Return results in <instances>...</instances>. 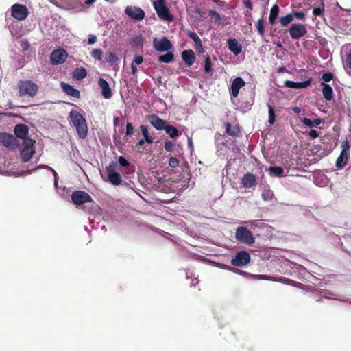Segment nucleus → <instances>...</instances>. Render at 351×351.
Returning <instances> with one entry per match:
<instances>
[{
    "mask_svg": "<svg viewBox=\"0 0 351 351\" xmlns=\"http://www.w3.org/2000/svg\"><path fill=\"white\" fill-rule=\"evenodd\" d=\"M70 122L76 129L77 135L81 139H84L88 134V125L85 118L79 111H70Z\"/></svg>",
    "mask_w": 351,
    "mask_h": 351,
    "instance_id": "1",
    "label": "nucleus"
},
{
    "mask_svg": "<svg viewBox=\"0 0 351 351\" xmlns=\"http://www.w3.org/2000/svg\"><path fill=\"white\" fill-rule=\"evenodd\" d=\"M18 88L20 96L34 97L38 92V86L31 80H23L19 82Z\"/></svg>",
    "mask_w": 351,
    "mask_h": 351,
    "instance_id": "2",
    "label": "nucleus"
},
{
    "mask_svg": "<svg viewBox=\"0 0 351 351\" xmlns=\"http://www.w3.org/2000/svg\"><path fill=\"white\" fill-rule=\"evenodd\" d=\"M153 5L160 19L169 22L173 21V16L170 14L165 0H156L154 1Z\"/></svg>",
    "mask_w": 351,
    "mask_h": 351,
    "instance_id": "3",
    "label": "nucleus"
},
{
    "mask_svg": "<svg viewBox=\"0 0 351 351\" xmlns=\"http://www.w3.org/2000/svg\"><path fill=\"white\" fill-rule=\"evenodd\" d=\"M235 238L239 242L249 245L254 244L255 242L252 232L244 226H240L236 230Z\"/></svg>",
    "mask_w": 351,
    "mask_h": 351,
    "instance_id": "4",
    "label": "nucleus"
},
{
    "mask_svg": "<svg viewBox=\"0 0 351 351\" xmlns=\"http://www.w3.org/2000/svg\"><path fill=\"white\" fill-rule=\"evenodd\" d=\"M35 141L27 138L23 141V147L21 151L20 158L22 162H27L35 153Z\"/></svg>",
    "mask_w": 351,
    "mask_h": 351,
    "instance_id": "5",
    "label": "nucleus"
},
{
    "mask_svg": "<svg viewBox=\"0 0 351 351\" xmlns=\"http://www.w3.org/2000/svg\"><path fill=\"white\" fill-rule=\"evenodd\" d=\"M117 164L112 162L106 167L108 181L113 185L118 186L121 184L122 178L120 173L117 172Z\"/></svg>",
    "mask_w": 351,
    "mask_h": 351,
    "instance_id": "6",
    "label": "nucleus"
},
{
    "mask_svg": "<svg viewBox=\"0 0 351 351\" xmlns=\"http://www.w3.org/2000/svg\"><path fill=\"white\" fill-rule=\"evenodd\" d=\"M11 16L18 21L25 20L29 15V10L26 5L15 3L10 8Z\"/></svg>",
    "mask_w": 351,
    "mask_h": 351,
    "instance_id": "7",
    "label": "nucleus"
},
{
    "mask_svg": "<svg viewBox=\"0 0 351 351\" xmlns=\"http://www.w3.org/2000/svg\"><path fill=\"white\" fill-rule=\"evenodd\" d=\"M350 145L347 139L341 143V152L336 160V166L339 168H343L347 164L349 157Z\"/></svg>",
    "mask_w": 351,
    "mask_h": 351,
    "instance_id": "8",
    "label": "nucleus"
},
{
    "mask_svg": "<svg viewBox=\"0 0 351 351\" xmlns=\"http://www.w3.org/2000/svg\"><path fill=\"white\" fill-rule=\"evenodd\" d=\"M72 202L77 206L93 202L91 196L84 191H75L71 195Z\"/></svg>",
    "mask_w": 351,
    "mask_h": 351,
    "instance_id": "9",
    "label": "nucleus"
},
{
    "mask_svg": "<svg viewBox=\"0 0 351 351\" xmlns=\"http://www.w3.org/2000/svg\"><path fill=\"white\" fill-rule=\"evenodd\" d=\"M289 33L292 39L299 40L306 34L307 30L305 25L301 23H294L289 28Z\"/></svg>",
    "mask_w": 351,
    "mask_h": 351,
    "instance_id": "10",
    "label": "nucleus"
},
{
    "mask_svg": "<svg viewBox=\"0 0 351 351\" xmlns=\"http://www.w3.org/2000/svg\"><path fill=\"white\" fill-rule=\"evenodd\" d=\"M68 57V53L63 48L53 50L50 56V60L53 65L63 64Z\"/></svg>",
    "mask_w": 351,
    "mask_h": 351,
    "instance_id": "11",
    "label": "nucleus"
},
{
    "mask_svg": "<svg viewBox=\"0 0 351 351\" xmlns=\"http://www.w3.org/2000/svg\"><path fill=\"white\" fill-rule=\"evenodd\" d=\"M251 261L250 254L244 250L238 252L234 258L231 260V264L234 266L241 267L247 265Z\"/></svg>",
    "mask_w": 351,
    "mask_h": 351,
    "instance_id": "12",
    "label": "nucleus"
},
{
    "mask_svg": "<svg viewBox=\"0 0 351 351\" xmlns=\"http://www.w3.org/2000/svg\"><path fill=\"white\" fill-rule=\"evenodd\" d=\"M153 46L154 49L159 52L168 51L173 48V45L167 37H162L160 39L157 38H154Z\"/></svg>",
    "mask_w": 351,
    "mask_h": 351,
    "instance_id": "13",
    "label": "nucleus"
},
{
    "mask_svg": "<svg viewBox=\"0 0 351 351\" xmlns=\"http://www.w3.org/2000/svg\"><path fill=\"white\" fill-rule=\"evenodd\" d=\"M225 132L228 136L231 137H240L241 136L242 129L237 121L232 123L225 122L224 124Z\"/></svg>",
    "mask_w": 351,
    "mask_h": 351,
    "instance_id": "14",
    "label": "nucleus"
},
{
    "mask_svg": "<svg viewBox=\"0 0 351 351\" xmlns=\"http://www.w3.org/2000/svg\"><path fill=\"white\" fill-rule=\"evenodd\" d=\"M0 143L6 147L14 149L19 144L17 138L7 133L0 134Z\"/></svg>",
    "mask_w": 351,
    "mask_h": 351,
    "instance_id": "15",
    "label": "nucleus"
},
{
    "mask_svg": "<svg viewBox=\"0 0 351 351\" xmlns=\"http://www.w3.org/2000/svg\"><path fill=\"white\" fill-rule=\"evenodd\" d=\"M125 13L131 19L141 21L145 17V12L138 7L128 6L125 10Z\"/></svg>",
    "mask_w": 351,
    "mask_h": 351,
    "instance_id": "16",
    "label": "nucleus"
},
{
    "mask_svg": "<svg viewBox=\"0 0 351 351\" xmlns=\"http://www.w3.org/2000/svg\"><path fill=\"white\" fill-rule=\"evenodd\" d=\"M257 184L256 176L252 173H246L241 180V185L247 189L254 187Z\"/></svg>",
    "mask_w": 351,
    "mask_h": 351,
    "instance_id": "17",
    "label": "nucleus"
},
{
    "mask_svg": "<svg viewBox=\"0 0 351 351\" xmlns=\"http://www.w3.org/2000/svg\"><path fill=\"white\" fill-rule=\"evenodd\" d=\"M245 85V82L241 77H236L231 85V95L236 97L238 96L239 90Z\"/></svg>",
    "mask_w": 351,
    "mask_h": 351,
    "instance_id": "18",
    "label": "nucleus"
},
{
    "mask_svg": "<svg viewBox=\"0 0 351 351\" xmlns=\"http://www.w3.org/2000/svg\"><path fill=\"white\" fill-rule=\"evenodd\" d=\"M311 83V78L308 79L302 82H295L291 80H286L285 82V86L287 88H295V89H301L310 86Z\"/></svg>",
    "mask_w": 351,
    "mask_h": 351,
    "instance_id": "19",
    "label": "nucleus"
},
{
    "mask_svg": "<svg viewBox=\"0 0 351 351\" xmlns=\"http://www.w3.org/2000/svg\"><path fill=\"white\" fill-rule=\"evenodd\" d=\"M98 84L101 89L103 97L106 99L110 98L112 94L108 82L106 80L100 78L98 81Z\"/></svg>",
    "mask_w": 351,
    "mask_h": 351,
    "instance_id": "20",
    "label": "nucleus"
},
{
    "mask_svg": "<svg viewBox=\"0 0 351 351\" xmlns=\"http://www.w3.org/2000/svg\"><path fill=\"white\" fill-rule=\"evenodd\" d=\"M149 121L153 127L158 130H164L166 126V121L155 114L149 117Z\"/></svg>",
    "mask_w": 351,
    "mask_h": 351,
    "instance_id": "21",
    "label": "nucleus"
},
{
    "mask_svg": "<svg viewBox=\"0 0 351 351\" xmlns=\"http://www.w3.org/2000/svg\"><path fill=\"white\" fill-rule=\"evenodd\" d=\"M182 59L187 66H191L195 60V53L193 50H184L182 53Z\"/></svg>",
    "mask_w": 351,
    "mask_h": 351,
    "instance_id": "22",
    "label": "nucleus"
},
{
    "mask_svg": "<svg viewBox=\"0 0 351 351\" xmlns=\"http://www.w3.org/2000/svg\"><path fill=\"white\" fill-rule=\"evenodd\" d=\"M227 43L229 50L234 55L237 56L242 51V45L239 43L237 39H228Z\"/></svg>",
    "mask_w": 351,
    "mask_h": 351,
    "instance_id": "23",
    "label": "nucleus"
},
{
    "mask_svg": "<svg viewBox=\"0 0 351 351\" xmlns=\"http://www.w3.org/2000/svg\"><path fill=\"white\" fill-rule=\"evenodd\" d=\"M14 131L17 138L23 139L24 141L27 139L26 136L28 134V128L27 125L24 124H17Z\"/></svg>",
    "mask_w": 351,
    "mask_h": 351,
    "instance_id": "24",
    "label": "nucleus"
},
{
    "mask_svg": "<svg viewBox=\"0 0 351 351\" xmlns=\"http://www.w3.org/2000/svg\"><path fill=\"white\" fill-rule=\"evenodd\" d=\"M62 87L64 91L69 95L72 96L75 98H79L80 96V93L78 90L74 88L72 86L69 84L62 82Z\"/></svg>",
    "mask_w": 351,
    "mask_h": 351,
    "instance_id": "25",
    "label": "nucleus"
},
{
    "mask_svg": "<svg viewBox=\"0 0 351 351\" xmlns=\"http://www.w3.org/2000/svg\"><path fill=\"white\" fill-rule=\"evenodd\" d=\"M280 13V8L277 4H274L271 10L269 16V23L270 25H274L276 23L278 14Z\"/></svg>",
    "mask_w": 351,
    "mask_h": 351,
    "instance_id": "26",
    "label": "nucleus"
},
{
    "mask_svg": "<svg viewBox=\"0 0 351 351\" xmlns=\"http://www.w3.org/2000/svg\"><path fill=\"white\" fill-rule=\"evenodd\" d=\"M321 86L323 87L322 93L324 97L328 101L331 100L333 97V90L332 87L325 82H322Z\"/></svg>",
    "mask_w": 351,
    "mask_h": 351,
    "instance_id": "27",
    "label": "nucleus"
},
{
    "mask_svg": "<svg viewBox=\"0 0 351 351\" xmlns=\"http://www.w3.org/2000/svg\"><path fill=\"white\" fill-rule=\"evenodd\" d=\"M86 75V70L83 67L76 68L73 72V77L77 80L84 79Z\"/></svg>",
    "mask_w": 351,
    "mask_h": 351,
    "instance_id": "28",
    "label": "nucleus"
},
{
    "mask_svg": "<svg viewBox=\"0 0 351 351\" xmlns=\"http://www.w3.org/2000/svg\"><path fill=\"white\" fill-rule=\"evenodd\" d=\"M158 61L163 63H170L174 60V54L172 51H167L165 54L158 56Z\"/></svg>",
    "mask_w": 351,
    "mask_h": 351,
    "instance_id": "29",
    "label": "nucleus"
},
{
    "mask_svg": "<svg viewBox=\"0 0 351 351\" xmlns=\"http://www.w3.org/2000/svg\"><path fill=\"white\" fill-rule=\"evenodd\" d=\"M293 21V15L291 13H289L284 16H280L279 19L280 24L282 27H287Z\"/></svg>",
    "mask_w": 351,
    "mask_h": 351,
    "instance_id": "30",
    "label": "nucleus"
},
{
    "mask_svg": "<svg viewBox=\"0 0 351 351\" xmlns=\"http://www.w3.org/2000/svg\"><path fill=\"white\" fill-rule=\"evenodd\" d=\"M268 170H269L270 174L272 176H275L277 177L285 176L284 169L281 167L272 166V167H270Z\"/></svg>",
    "mask_w": 351,
    "mask_h": 351,
    "instance_id": "31",
    "label": "nucleus"
},
{
    "mask_svg": "<svg viewBox=\"0 0 351 351\" xmlns=\"http://www.w3.org/2000/svg\"><path fill=\"white\" fill-rule=\"evenodd\" d=\"M204 60H205V62H204V69L205 73H206L208 74L212 73H213V69H212L213 63H212L210 56L208 55H206V56H204Z\"/></svg>",
    "mask_w": 351,
    "mask_h": 351,
    "instance_id": "32",
    "label": "nucleus"
},
{
    "mask_svg": "<svg viewBox=\"0 0 351 351\" xmlns=\"http://www.w3.org/2000/svg\"><path fill=\"white\" fill-rule=\"evenodd\" d=\"M167 134H168L171 138H176L178 136V130L173 125H166L165 129Z\"/></svg>",
    "mask_w": 351,
    "mask_h": 351,
    "instance_id": "33",
    "label": "nucleus"
},
{
    "mask_svg": "<svg viewBox=\"0 0 351 351\" xmlns=\"http://www.w3.org/2000/svg\"><path fill=\"white\" fill-rule=\"evenodd\" d=\"M208 14L218 25H221L223 23L221 16L217 11L210 10Z\"/></svg>",
    "mask_w": 351,
    "mask_h": 351,
    "instance_id": "34",
    "label": "nucleus"
},
{
    "mask_svg": "<svg viewBox=\"0 0 351 351\" xmlns=\"http://www.w3.org/2000/svg\"><path fill=\"white\" fill-rule=\"evenodd\" d=\"M256 27L259 35L263 36L265 34V24L263 19H260L256 23Z\"/></svg>",
    "mask_w": 351,
    "mask_h": 351,
    "instance_id": "35",
    "label": "nucleus"
},
{
    "mask_svg": "<svg viewBox=\"0 0 351 351\" xmlns=\"http://www.w3.org/2000/svg\"><path fill=\"white\" fill-rule=\"evenodd\" d=\"M118 60H119V58L114 53L110 52L109 53H108V56L106 57L107 62L113 65V64H116L117 63Z\"/></svg>",
    "mask_w": 351,
    "mask_h": 351,
    "instance_id": "36",
    "label": "nucleus"
},
{
    "mask_svg": "<svg viewBox=\"0 0 351 351\" xmlns=\"http://www.w3.org/2000/svg\"><path fill=\"white\" fill-rule=\"evenodd\" d=\"M103 52L100 49H94L90 53L91 56L97 60H101Z\"/></svg>",
    "mask_w": 351,
    "mask_h": 351,
    "instance_id": "37",
    "label": "nucleus"
},
{
    "mask_svg": "<svg viewBox=\"0 0 351 351\" xmlns=\"http://www.w3.org/2000/svg\"><path fill=\"white\" fill-rule=\"evenodd\" d=\"M278 281L280 282L284 283V284H287V285H292V286H295V287H299V286L297 285V284L300 285V282H295L293 280L289 279L288 278L281 277V278H279V280Z\"/></svg>",
    "mask_w": 351,
    "mask_h": 351,
    "instance_id": "38",
    "label": "nucleus"
},
{
    "mask_svg": "<svg viewBox=\"0 0 351 351\" xmlns=\"http://www.w3.org/2000/svg\"><path fill=\"white\" fill-rule=\"evenodd\" d=\"M186 34L194 41L195 45L201 42V39L195 32L188 31Z\"/></svg>",
    "mask_w": 351,
    "mask_h": 351,
    "instance_id": "39",
    "label": "nucleus"
},
{
    "mask_svg": "<svg viewBox=\"0 0 351 351\" xmlns=\"http://www.w3.org/2000/svg\"><path fill=\"white\" fill-rule=\"evenodd\" d=\"M334 77L333 73L330 72L324 73L322 76V80H324L323 82H328L332 80Z\"/></svg>",
    "mask_w": 351,
    "mask_h": 351,
    "instance_id": "40",
    "label": "nucleus"
},
{
    "mask_svg": "<svg viewBox=\"0 0 351 351\" xmlns=\"http://www.w3.org/2000/svg\"><path fill=\"white\" fill-rule=\"evenodd\" d=\"M178 165H179V160L176 158L171 157L169 158V165L171 167L175 168V167H178Z\"/></svg>",
    "mask_w": 351,
    "mask_h": 351,
    "instance_id": "41",
    "label": "nucleus"
},
{
    "mask_svg": "<svg viewBox=\"0 0 351 351\" xmlns=\"http://www.w3.org/2000/svg\"><path fill=\"white\" fill-rule=\"evenodd\" d=\"M293 15V19L296 18L299 20H303L306 17V14L303 12H295L293 13H291Z\"/></svg>",
    "mask_w": 351,
    "mask_h": 351,
    "instance_id": "42",
    "label": "nucleus"
},
{
    "mask_svg": "<svg viewBox=\"0 0 351 351\" xmlns=\"http://www.w3.org/2000/svg\"><path fill=\"white\" fill-rule=\"evenodd\" d=\"M134 130L131 123H128L126 125V136H132L134 134Z\"/></svg>",
    "mask_w": 351,
    "mask_h": 351,
    "instance_id": "43",
    "label": "nucleus"
},
{
    "mask_svg": "<svg viewBox=\"0 0 351 351\" xmlns=\"http://www.w3.org/2000/svg\"><path fill=\"white\" fill-rule=\"evenodd\" d=\"M20 45L24 51L27 50L30 47V44L27 40H21Z\"/></svg>",
    "mask_w": 351,
    "mask_h": 351,
    "instance_id": "44",
    "label": "nucleus"
},
{
    "mask_svg": "<svg viewBox=\"0 0 351 351\" xmlns=\"http://www.w3.org/2000/svg\"><path fill=\"white\" fill-rule=\"evenodd\" d=\"M118 161L120 165L122 167L129 166V162L123 156H119L118 158Z\"/></svg>",
    "mask_w": 351,
    "mask_h": 351,
    "instance_id": "45",
    "label": "nucleus"
},
{
    "mask_svg": "<svg viewBox=\"0 0 351 351\" xmlns=\"http://www.w3.org/2000/svg\"><path fill=\"white\" fill-rule=\"evenodd\" d=\"M302 122L303 123V124H304L305 125H306L309 128L314 127L313 121L308 118H306V117L303 118L302 120Z\"/></svg>",
    "mask_w": 351,
    "mask_h": 351,
    "instance_id": "46",
    "label": "nucleus"
},
{
    "mask_svg": "<svg viewBox=\"0 0 351 351\" xmlns=\"http://www.w3.org/2000/svg\"><path fill=\"white\" fill-rule=\"evenodd\" d=\"M173 144L171 141H167L165 143L164 147L166 151L171 152L173 149Z\"/></svg>",
    "mask_w": 351,
    "mask_h": 351,
    "instance_id": "47",
    "label": "nucleus"
},
{
    "mask_svg": "<svg viewBox=\"0 0 351 351\" xmlns=\"http://www.w3.org/2000/svg\"><path fill=\"white\" fill-rule=\"evenodd\" d=\"M276 119L275 111H269V121L270 125H272Z\"/></svg>",
    "mask_w": 351,
    "mask_h": 351,
    "instance_id": "48",
    "label": "nucleus"
},
{
    "mask_svg": "<svg viewBox=\"0 0 351 351\" xmlns=\"http://www.w3.org/2000/svg\"><path fill=\"white\" fill-rule=\"evenodd\" d=\"M308 136L311 139H315L319 136V132L317 130L312 129L309 131Z\"/></svg>",
    "mask_w": 351,
    "mask_h": 351,
    "instance_id": "49",
    "label": "nucleus"
},
{
    "mask_svg": "<svg viewBox=\"0 0 351 351\" xmlns=\"http://www.w3.org/2000/svg\"><path fill=\"white\" fill-rule=\"evenodd\" d=\"M346 62L347 66L350 70H351V50H350L347 53Z\"/></svg>",
    "mask_w": 351,
    "mask_h": 351,
    "instance_id": "50",
    "label": "nucleus"
},
{
    "mask_svg": "<svg viewBox=\"0 0 351 351\" xmlns=\"http://www.w3.org/2000/svg\"><path fill=\"white\" fill-rule=\"evenodd\" d=\"M143 62V58L141 56H136L133 60L132 63H135L136 64H141Z\"/></svg>",
    "mask_w": 351,
    "mask_h": 351,
    "instance_id": "51",
    "label": "nucleus"
},
{
    "mask_svg": "<svg viewBox=\"0 0 351 351\" xmlns=\"http://www.w3.org/2000/svg\"><path fill=\"white\" fill-rule=\"evenodd\" d=\"M324 12V7L322 8H316L313 9V14L315 16H320Z\"/></svg>",
    "mask_w": 351,
    "mask_h": 351,
    "instance_id": "52",
    "label": "nucleus"
},
{
    "mask_svg": "<svg viewBox=\"0 0 351 351\" xmlns=\"http://www.w3.org/2000/svg\"><path fill=\"white\" fill-rule=\"evenodd\" d=\"M195 48L197 49V51H198L199 53H204V49L203 48V46H202V41L198 43V44H195Z\"/></svg>",
    "mask_w": 351,
    "mask_h": 351,
    "instance_id": "53",
    "label": "nucleus"
},
{
    "mask_svg": "<svg viewBox=\"0 0 351 351\" xmlns=\"http://www.w3.org/2000/svg\"><path fill=\"white\" fill-rule=\"evenodd\" d=\"M96 41H97V37H96V36H95V35H90V36H88V43L89 45H93V44H94Z\"/></svg>",
    "mask_w": 351,
    "mask_h": 351,
    "instance_id": "54",
    "label": "nucleus"
},
{
    "mask_svg": "<svg viewBox=\"0 0 351 351\" xmlns=\"http://www.w3.org/2000/svg\"><path fill=\"white\" fill-rule=\"evenodd\" d=\"M244 5L249 8L250 10H252L253 8V4L251 0H244Z\"/></svg>",
    "mask_w": 351,
    "mask_h": 351,
    "instance_id": "55",
    "label": "nucleus"
},
{
    "mask_svg": "<svg viewBox=\"0 0 351 351\" xmlns=\"http://www.w3.org/2000/svg\"><path fill=\"white\" fill-rule=\"evenodd\" d=\"M141 132H142V134L143 135L144 137L147 136L149 134V132H148L147 126L141 125Z\"/></svg>",
    "mask_w": 351,
    "mask_h": 351,
    "instance_id": "56",
    "label": "nucleus"
},
{
    "mask_svg": "<svg viewBox=\"0 0 351 351\" xmlns=\"http://www.w3.org/2000/svg\"><path fill=\"white\" fill-rule=\"evenodd\" d=\"M313 125H319V124L322 123L324 121L319 118L315 119L313 121Z\"/></svg>",
    "mask_w": 351,
    "mask_h": 351,
    "instance_id": "57",
    "label": "nucleus"
},
{
    "mask_svg": "<svg viewBox=\"0 0 351 351\" xmlns=\"http://www.w3.org/2000/svg\"><path fill=\"white\" fill-rule=\"evenodd\" d=\"M144 140L149 144L153 143V138L149 134L147 136L144 137Z\"/></svg>",
    "mask_w": 351,
    "mask_h": 351,
    "instance_id": "58",
    "label": "nucleus"
},
{
    "mask_svg": "<svg viewBox=\"0 0 351 351\" xmlns=\"http://www.w3.org/2000/svg\"><path fill=\"white\" fill-rule=\"evenodd\" d=\"M131 69H132V73L133 75H136V73L138 72V69L133 64V63H132V65H131Z\"/></svg>",
    "mask_w": 351,
    "mask_h": 351,
    "instance_id": "59",
    "label": "nucleus"
},
{
    "mask_svg": "<svg viewBox=\"0 0 351 351\" xmlns=\"http://www.w3.org/2000/svg\"><path fill=\"white\" fill-rule=\"evenodd\" d=\"M95 1H96V0H86L84 3L86 5H90Z\"/></svg>",
    "mask_w": 351,
    "mask_h": 351,
    "instance_id": "60",
    "label": "nucleus"
},
{
    "mask_svg": "<svg viewBox=\"0 0 351 351\" xmlns=\"http://www.w3.org/2000/svg\"><path fill=\"white\" fill-rule=\"evenodd\" d=\"M145 142V141L144 140V138H142V139H141V140L138 141V145L139 146H143V145H144Z\"/></svg>",
    "mask_w": 351,
    "mask_h": 351,
    "instance_id": "61",
    "label": "nucleus"
},
{
    "mask_svg": "<svg viewBox=\"0 0 351 351\" xmlns=\"http://www.w3.org/2000/svg\"><path fill=\"white\" fill-rule=\"evenodd\" d=\"M285 70H286V69L285 67H280L278 69V73L284 72Z\"/></svg>",
    "mask_w": 351,
    "mask_h": 351,
    "instance_id": "62",
    "label": "nucleus"
},
{
    "mask_svg": "<svg viewBox=\"0 0 351 351\" xmlns=\"http://www.w3.org/2000/svg\"><path fill=\"white\" fill-rule=\"evenodd\" d=\"M117 121H118V117H114V124H115V125L117 124Z\"/></svg>",
    "mask_w": 351,
    "mask_h": 351,
    "instance_id": "63",
    "label": "nucleus"
},
{
    "mask_svg": "<svg viewBox=\"0 0 351 351\" xmlns=\"http://www.w3.org/2000/svg\"><path fill=\"white\" fill-rule=\"evenodd\" d=\"M292 110H300V108H298V107H293V108H292Z\"/></svg>",
    "mask_w": 351,
    "mask_h": 351,
    "instance_id": "64",
    "label": "nucleus"
}]
</instances>
